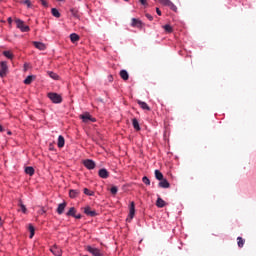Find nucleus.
Wrapping results in <instances>:
<instances>
[{"mask_svg": "<svg viewBox=\"0 0 256 256\" xmlns=\"http://www.w3.org/2000/svg\"><path fill=\"white\" fill-rule=\"evenodd\" d=\"M47 97L50 99V101H52V103H55V104L63 103V97L58 93L49 92L47 94Z\"/></svg>", "mask_w": 256, "mask_h": 256, "instance_id": "f257e3e1", "label": "nucleus"}, {"mask_svg": "<svg viewBox=\"0 0 256 256\" xmlns=\"http://www.w3.org/2000/svg\"><path fill=\"white\" fill-rule=\"evenodd\" d=\"M15 23H16L17 29H20V31H22V33H28V31H30L29 26L25 25V22H23V20L16 19Z\"/></svg>", "mask_w": 256, "mask_h": 256, "instance_id": "f03ea898", "label": "nucleus"}, {"mask_svg": "<svg viewBox=\"0 0 256 256\" xmlns=\"http://www.w3.org/2000/svg\"><path fill=\"white\" fill-rule=\"evenodd\" d=\"M0 77H7V73L9 72V66H7V63L5 61H2L0 63Z\"/></svg>", "mask_w": 256, "mask_h": 256, "instance_id": "7ed1b4c3", "label": "nucleus"}, {"mask_svg": "<svg viewBox=\"0 0 256 256\" xmlns=\"http://www.w3.org/2000/svg\"><path fill=\"white\" fill-rule=\"evenodd\" d=\"M80 119H82L84 123H89V121H91L92 123H95V118L91 117L89 113L82 114L80 116Z\"/></svg>", "mask_w": 256, "mask_h": 256, "instance_id": "20e7f679", "label": "nucleus"}, {"mask_svg": "<svg viewBox=\"0 0 256 256\" xmlns=\"http://www.w3.org/2000/svg\"><path fill=\"white\" fill-rule=\"evenodd\" d=\"M83 165L84 167H86V169H95V161L91 160V159H86L83 161Z\"/></svg>", "mask_w": 256, "mask_h": 256, "instance_id": "39448f33", "label": "nucleus"}, {"mask_svg": "<svg viewBox=\"0 0 256 256\" xmlns=\"http://www.w3.org/2000/svg\"><path fill=\"white\" fill-rule=\"evenodd\" d=\"M87 251L89 253H91L93 256H103V254H101V250H99V248H93L91 246H88Z\"/></svg>", "mask_w": 256, "mask_h": 256, "instance_id": "423d86ee", "label": "nucleus"}, {"mask_svg": "<svg viewBox=\"0 0 256 256\" xmlns=\"http://www.w3.org/2000/svg\"><path fill=\"white\" fill-rule=\"evenodd\" d=\"M131 26L137 27V29H141L143 28V22L140 19L132 18Z\"/></svg>", "mask_w": 256, "mask_h": 256, "instance_id": "0eeeda50", "label": "nucleus"}, {"mask_svg": "<svg viewBox=\"0 0 256 256\" xmlns=\"http://www.w3.org/2000/svg\"><path fill=\"white\" fill-rule=\"evenodd\" d=\"M84 213L85 215H88V217H96L97 212L95 210H91L90 206L84 207Z\"/></svg>", "mask_w": 256, "mask_h": 256, "instance_id": "6e6552de", "label": "nucleus"}, {"mask_svg": "<svg viewBox=\"0 0 256 256\" xmlns=\"http://www.w3.org/2000/svg\"><path fill=\"white\" fill-rule=\"evenodd\" d=\"M158 187H160L161 189H169V187H171V184H169V181H167V179L163 178L158 183Z\"/></svg>", "mask_w": 256, "mask_h": 256, "instance_id": "1a4fd4ad", "label": "nucleus"}, {"mask_svg": "<svg viewBox=\"0 0 256 256\" xmlns=\"http://www.w3.org/2000/svg\"><path fill=\"white\" fill-rule=\"evenodd\" d=\"M51 253H53L55 256H62L63 251L57 246L54 245L50 248Z\"/></svg>", "mask_w": 256, "mask_h": 256, "instance_id": "9d476101", "label": "nucleus"}, {"mask_svg": "<svg viewBox=\"0 0 256 256\" xmlns=\"http://www.w3.org/2000/svg\"><path fill=\"white\" fill-rule=\"evenodd\" d=\"M98 175L101 177V179H107L109 177V171H107L105 168H102L99 170Z\"/></svg>", "mask_w": 256, "mask_h": 256, "instance_id": "9b49d317", "label": "nucleus"}, {"mask_svg": "<svg viewBox=\"0 0 256 256\" xmlns=\"http://www.w3.org/2000/svg\"><path fill=\"white\" fill-rule=\"evenodd\" d=\"M65 207H67V202H63L58 205V208L56 210L58 215H63V213L65 212Z\"/></svg>", "mask_w": 256, "mask_h": 256, "instance_id": "f8f14e48", "label": "nucleus"}, {"mask_svg": "<svg viewBox=\"0 0 256 256\" xmlns=\"http://www.w3.org/2000/svg\"><path fill=\"white\" fill-rule=\"evenodd\" d=\"M33 45L36 49H39V51H45V49H47V46H45L43 42H33Z\"/></svg>", "mask_w": 256, "mask_h": 256, "instance_id": "ddd939ff", "label": "nucleus"}, {"mask_svg": "<svg viewBox=\"0 0 256 256\" xmlns=\"http://www.w3.org/2000/svg\"><path fill=\"white\" fill-rule=\"evenodd\" d=\"M129 217L130 219L135 217V202L130 203Z\"/></svg>", "mask_w": 256, "mask_h": 256, "instance_id": "4468645a", "label": "nucleus"}, {"mask_svg": "<svg viewBox=\"0 0 256 256\" xmlns=\"http://www.w3.org/2000/svg\"><path fill=\"white\" fill-rule=\"evenodd\" d=\"M138 105H140L141 109H144V111H151V107H149L146 102L138 100Z\"/></svg>", "mask_w": 256, "mask_h": 256, "instance_id": "2eb2a0df", "label": "nucleus"}, {"mask_svg": "<svg viewBox=\"0 0 256 256\" xmlns=\"http://www.w3.org/2000/svg\"><path fill=\"white\" fill-rule=\"evenodd\" d=\"M25 174L29 175L30 177H33V175H35V168H33L31 166H27L25 168Z\"/></svg>", "mask_w": 256, "mask_h": 256, "instance_id": "dca6fc26", "label": "nucleus"}, {"mask_svg": "<svg viewBox=\"0 0 256 256\" xmlns=\"http://www.w3.org/2000/svg\"><path fill=\"white\" fill-rule=\"evenodd\" d=\"M120 77L124 81H128L129 80V73L127 72V70H121L120 71Z\"/></svg>", "mask_w": 256, "mask_h": 256, "instance_id": "f3484780", "label": "nucleus"}, {"mask_svg": "<svg viewBox=\"0 0 256 256\" xmlns=\"http://www.w3.org/2000/svg\"><path fill=\"white\" fill-rule=\"evenodd\" d=\"M166 203L165 200H163L161 197H159L156 201V206L159 207V209H163L165 207Z\"/></svg>", "mask_w": 256, "mask_h": 256, "instance_id": "a211bd4d", "label": "nucleus"}, {"mask_svg": "<svg viewBox=\"0 0 256 256\" xmlns=\"http://www.w3.org/2000/svg\"><path fill=\"white\" fill-rule=\"evenodd\" d=\"M132 125L136 131H141V126H139V121L137 120V118H134L132 120Z\"/></svg>", "mask_w": 256, "mask_h": 256, "instance_id": "6ab92c4d", "label": "nucleus"}, {"mask_svg": "<svg viewBox=\"0 0 256 256\" xmlns=\"http://www.w3.org/2000/svg\"><path fill=\"white\" fill-rule=\"evenodd\" d=\"M79 190H70L69 191V197L71 199H75L76 197H79Z\"/></svg>", "mask_w": 256, "mask_h": 256, "instance_id": "aec40b11", "label": "nucleus"}, {"mask_svg": "<svg viewBox=\"0 0 256 256\" xmlns=\"http://www.w3.org/2000/svg\"><path fill=\"white\" fill-rule=\"evenodd\" d=\"M33 80H35V76L29 75L27 78L24 80L25 85H31L33 83Z\"/></svg>", "mask_w": 256, "mask_h": 256, "instance_id": "412c9836", "label": "nucleus"}, {"mask_svg": "<svg viewBox=\"0 0 256 256\" xmlns=\"http://www.w3.org/2000/svg\"><path fill=\"white\" fill-rule=\"evenodd\" d=\"M58 147L60 149L65 147V138L61 135L58 137Z\"/></svg>", "mask_w": 256, "mask_h": 256, "instance_id": "4be33fe9", "label": "nucleus"}, {"mask_svg": "<svg viewBox=\"0 0 256 256\" xmlns=\"http://www.w3.org/2000/svg\"><path fill=\"white\" fill-rule=\"evenodd\" d=\"M28 231H30V239H33L35 237V227L33 224H29Z\"/></svg>", "mask_w": 256, "mask_h": 256, "instance_id": "5701e85b", "label": "nucleus"}, {"mask_svg": "<svg viewBox=\"0 0 256 256\" xmlns=\"http://www.w3.org/2000/svg\"><path fill=\"white\" fill-rule=\"evenodd\" d=\"M75 213H77V210L75 209V207H71L66 215L67 217H75Z\"/></svg>", "mask_w": 256, "mask_h": 256, "instance_id": "b1692460", "label": "nucleus"}, {"mask_svg": "<svg viewBox=\"0 0 256 256\" xmlns=\"http://www.w3.org/2000/svg\"><path fill=\"white\" fill-rule=\"evenodd\" d=\"M237 245L238 247L243 248V246L245 245V239H243V237L239 236L237 237Z\"/></svg>", "mask_w": 256, "mask_h": 256, "instance_id": "393cba45", "label": "nucleus"}, {"mask_svg": "<svg viewBox=\"0 0 256 256\" xmlns=\"http://www.w3.org/2000/svg\"><path fill=\"white\" fill-rule=\"evenodd\" d=\"M51 13H52L53 17H56L57 19H59V17H61V13L59 12V10L57 8H52Z\"/></svg>", "mask_w": 256, "mask_h": 256, "instance_id": "a878e982", "label": "nucleus"}, {"mask_svg": "<svg viewBox=\"0 0 256 256\" xmlns=\"http://www.w3.org/2000/svg\"><path fill=\"white\" fill-rule=\"evenodd\" d=\"M155 178L158 180V181H162L163 178V173H161V171L159 170H155Z\"/></svg>", "mask_w": 256, "mask_h": 256, "instance_id": "bb28decb", "label": "nucleus"}, {"mask_svg": "<svg viewBox=\"0 0 256 256\" xmlns=\"http://www.w3.org/2000/svg\"><path fill=\"white\" fill-rule=\"evenodd\" d=\"M70 41H72L73 43H77V41H79V35L72 33L70 35Z\"/></svg>", "mask_w": 256, "mask_h": 256, "instance_id": "cd10ccee", "label": "nucleus"}, {"mask_svg": "<svg viewBox=\"0 0 256 256\" xmlns=\"http://www.w3.org/2000/svg\"><path fill=\"white\" fill-rule=\"evenodd\" d=\"M163 29L166 31V33H173V27H171L169 24L164 25Z\"/></svg>", "mask_w": 256, "mask_h": 256, "instance_id": "c85d7f7f", "label": "nucleus"}, {"mask_svg": "<svg viewBox=\"0 0 256 256\" xmlns=\"http://www.w3.org/2000/svg\"><path fill=\"white\" fill-rule=\"evenodd\" d=\"M3 55L7 57V59H13V53H11V51H4Z\"/></svg>", "mask_w": 256, "mask_h": 256, "instance_id": "c756f323", "label": "nucleus"}, {"mask_svg": "<svg viewBox=\"0 0 256 256\" xmlns=\"http://www.w3.org/2000/svg\"><path fill=\"white\" fill-rule=\"evenodd\" d=\"M49 77H51V79L57 80L59 79V75H57V73L55 72H48Z\"/></svg>", "mask_w": 256, "mask_h": 256, "instance_id": "7c9ffc66", "label": "nucleus"}, {"mask_svg": "<svg viewBox=\"0 0 256 256\" xmlns=\"http://www.w3.org/2000/svg\"><path fill=\"white\" fill-rule=\"evenodd\" d=\"M19 207L23 213H27V207L24 206L23 201L19 200Z\"/></svg>", "mask_w": 256, "mask_h": 256, "instance_id": "2f4dec72", "label": "nucleus"}, {"mask_svg": "<svg viewBox=\"0 0 256 256\" xmlns=\"http://www.w3.org/2000/svg\"><path fill=\"white\" fill-rule=\"evenodd\" d=\"M119 191V189L117 188V186H112L110 189V193L112 195H117V192Z\"/></svg>", "mask_w": 256, "mask_h": 256, "instance_id": "473e14b6", "label": "nucleus"}, {"mask_svg": "<svg viewBox=\"0 0 256 256\" xmlns=\"http://www.w3.org/2000/svg\"><path fill=\"white\" fill-rule=\"evenodd\" d=\"M142 181L145 185H151V180H149V178H147V176H144L142 178Z\"/></svg>", "mask_w": 256, "mask_h": 256, "instance_id": "72a5a7b5", "label": "nucleus"}, {"mask_svg": "<svg viewBox=\"0 0 256 256\" xmlns=\"http://www.w3.org/2000/svg\"><path fill=\"white\" fill-rule=\"evenodd\" d=\"M70 12L72 13L73 17H79V12L75 8H72Z\"/></svg>", "mask_w": 256, "mask_h": 256, "instance_id": "f704fd0d", "label": "nucleus"}, {"mask_svg": "<svg viewBox=\"0 0 256 256\" xmlns=\"http://www.w3.org/2000/svg\"><path fill=\"white\" fill-rule=\"evenodd\" d=\"M84 194L88 195L89 197H92L93 192L91 190L87 189V188H84Z\"/></svg>", "mask_w": 256, "mask_h": 256, "instance_id": "c9c22d12", "label": "nucleus"}, {"mask_svg": "<svg viewBox=\"0 0 256 256\" xmlns=\"http://www.w3.org/2000/svg\"><path fill=\"white\" fill-rule=\"evenodd\" d=\"M24 5H27V7H31V0H25Z\"/></svg>", "mask_w": 256, "mask_h": 256, "instance_id": "e433bc0d", "label": "nucleus"}, {"mask_svg": "<svg viewBox=\"0 0 256 256\" xmlns=\"http://www.w3.org/2000/svg\"><path fill=\"white\" fill-rule=\"evenodd\" d=\"M145 17H147V19L149 20V21H153V17L151 16V14H146L145 15Z\"/></svg>", "mask_w": 256, "mask_h": 256, "instance_id": "4c0bfd02", "label": "nucleus"}, {"mask_svg": "<svg viewBox=\"0 0 256 256\" xmlns=\"http://www.w3.org/2000/svg\"><path fill=\"white\" fill-rule=\"evenodd\" d=\"M139 3H141V5L147 6V0H139Z\"/></svg>", "mask_w": 256, "mask_h": 256, "instance_id": "58836bf2", "label": "nucleus"}, {"mask_svg": "<svg viewBox=\"0 0 256 256\" xmlns=\"http://www.w3.org/2000/svg\"><path fill=\"white\" fill-rule=\"evenodd\" d=\"M28 69H29V64L25 63L24 64V71H28Z\"/></svg>", "mask_w": 256, "mask_h": 256, "instance_id": "ea45409f", "label": "nucleus"}, {"mask_svg": "<svg viewBox=\"0 0 256 256\" xmlns=\"http://www.w3.org/2000/svg\"><path fill=\"white\" fill-rule=\"evenodd\" d=\"M41 3H42V5H43L44 7H47V1L41 0Z\"/></svg>", "mask_w": 256, "mask_h": 256, "instance_id": "a19ab883", "label": "nucleus"}, {"mask_svg": "<svg viewBox=\"0 0 256 256\" xmlns=\"http://www.w3.org/2000/svg\"><path fill=\"white\" fill-rule=\"evenodd\" d=\"M73 217H74L75 219H81L82 216H81V214H77V215L75 214V216H73Z\"/></svg>", "mask_w": 256, "mask_h": 256, "instance_id": "79ce46f5", "label": "nucleus"}, {"mask_svg": "<svg viewBox=\"0 0 256 256\" xmlns=\"http://www.w3.org/2000/svg\"><path fill=\"white\" fill-rule=\"evenodd\" d=\"M157 15L161 16V10L159 8H156Z\"/></svg>", "mask_w": 256, "mask_h": 256, "instance_id": "37998d69", "label": "nucleus"}, {"mask_svg": "<svg viewBox=\"0 0 256 256\" xmlns=\"http://www.w3.org/2000/svg\"><path fill=\"white\" fill-rule=\"evenodd\" d=\"M8 23H9V25H11V23H13V19L11 17L8 18Z\"/></svg>", "mask_w": 256, "mask_h": 256, "instance_id": "c03bdc74", "label": "nucleus"}, {"mask_svg": "<svg viewBox=\"0 0 256 256\" xmlns=\"http://www.w3.org/2000/svg\"><path fill=\"white\" fill-rule=\"evenodd\" d=\"M3 131H5V129L3 128L2 125H0V133H3Z\"/></svg>", "mask_w": 256, "mask_h": 256, "instance_id": "a18cd8bd", "label": "nucleus"}, {"mask_svg": "<svg viewBox=\"0 0 256 256\" xmlns=\"http://www.w3.org/2000/svg\"><path fill=\"white\" fill-rule=\"evenodd\" d=\"M108 79H109L110 82L113 81V76L110 75V76L108 77Z\"/></svg>", "mask_w": 256, "mask_h": 256, "instance_id": "49530a36", "label": "nucleus"}, {"mask_svg": "<svg viewBox=\"0 0 256 256\" xmlns=\"http://www.w3.org/2000/svg\"><path fill=\"white\" fill-rule=\"evenodd\" d=\"M43 213H45V209L44 208L41 209V215H43Z\"/></svg>", "mask_w": 256, "mask_h": 256, "instance_id": "de8ad7c7", "label": "nucleus"}, {"mask_svg": "<svg viewBox=\"0 0 256 256\" xmlns=\"http://www.w3.org/2000/svg\"><path fill=\"white\" fill-rule=\"evenodd\" d=\"M3 225V220L0 217V227Z\"/></svg>", "mask_w": 256, "mask_h": 256, "instance_id": "09e8293b", "label": "nucleus"}, {"mask_svg": "<svg viewBox=\"0 0 256 256\" xmlns=\"http://www.w3.org/2000/svg\"><path fill=\"white\" fill-rule=\"evenodd\" d=\"M8 135H11V131H8Z\"/></svg>", "mask_w": 256, "mask_h": 256, "instance_id": "8fccbe9b", "label": "nucleus"}, {"mask_svg": "<svg viewBox=\"0 0 256 256\" xmlns=\"http://www.w3.org/2000/svg\"><path fill=\"white\" fill-rule=\"evenodd\" d=\"M124 1H129V0H124Z\"/></svg>", "mask_w": 256, "mask_h": 256, "instance_id": "3c124183", "label": "nucleus"}]
</instances>
